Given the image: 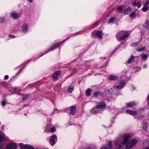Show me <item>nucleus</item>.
<instances>
[{"mask_svg": "<svg viewBox=\"0 0 149 149\" xmlns=\"http://www.w3.org/2000/svg\"><path fill=\"white\" fill-rule=\"evenodd\" d=\"M131 136L130 134L125 135L124 136L123 142L120 141L116 142L115 143V146L118 149H122L125 144H127L129 141V138Z\"/></svg>", "mask_w": 149, "mask_h": 149, "instance_id": "f257e3e1", "label": "nucleus"}, {"mask_svg": "<svg viewBox=\"0 0 149 149\" xmlns=\"http://www.w3.org/2000/svg\"><path fill=\"white\" fill-rule=\"evenodd\" d=\"M129 35L130 33L128 31H120L117 33L116 35V37L118 40L121 41L126 39Z\"/></svg>", "mask_w": 149, "mask_h": 149, "instance_id": "f03ea898", "label": "nucleus"}, {"mask_svg": "<svg viewBox=\"0 0 149 149\" xmlns=\"http://www.w3.org/2000/svg\"><path fill=\"white\" fill-rule=\"evenodd\" d=\"M138 141L136 139H134L131 140L126 145V148L129 149L130 148L135 146L137 143Z\"/></svg>", "mask_w": 149, "mask_h": 149, "instance_id": "7ed1b4c3", "label": "nucleus"}, {"mask_svg": "<svg viewBox=\"0 0 149 149\" xmlns=\"http://www.w3.org/2000/svg\"><path fill=\"white\" fill-rule=\"evenodd\" d=\"M19 146L22 149H34V148L29 144L24 145L22 143L19 144Z\"/></svg>", "mask_w": 149, "mask_h": 149, "instance_id": "20e7f679", "label": "nucleus"}, {"mask_svg": "<svg viewBox=\"0 0 149 149\" xmlns=\"http://www.w3.org/2000/svg\"><path fill=\"white\" fill-rule=\"evenodd\" d=\"M57 140V137L55 135L52 136L49 139V143L50 144L53 146L55 144V141Z\"/></svg>", "mask_w": 149, "mask_h": 149, "instance_id": "39448f33", "label": "nucleus"}, {"mask_svg": "<svg viewBox=\"0 0 149 149\" xmlns=\"http://www.w3.org/2000/svg\"><path fill=\"white\" fill-rule=\"evenodd\" d=\"M61 72L60 71L58 70L57 71L55 72L52 75V78L54 81L57 80L58 78L57 76H60L61 75Z\"/></svg>", "mask_w": 149, "mask_h": 149, "instance_id": "423d86ee", "label": "nucleus"}, {"mask_svg": "<svg viewBox=\"0 0 149 149\" xmlns=\"http://www.w3.org/2000/svg\"><path fill=\"white\" fill-rule=\"evenodd\" d=\"M17 146V145L14 143L8 145L6 147L7 149H15Z\"/></svg>", "mask_w": 149, "mask_h": 149, "instance_id": "0eeeda50", "label": "nucleus"}, {"mask_svg": "<svg viewBox=\"0 0 149 149\" xmlns=\"http://www.w3.org/2000/svg\"><path fill=\"white\" fill-rule=\"evenodd\" d=\"M76 109V107L74 106H71L70 107V110L69 111L70 114L74 115L75 113V110Z\"/></svg>", "mask_w": 149, "mask_h": 149, "instance_id": "6e6552de", "label": "nucleus"}, {"mask_svg": "<svg viewBox=\"0 0 149 149\" xmlns=\"http://www.w3.org/2000/svg\"><path fill=\"white\" fill-rule=\"evenodd\" d=\"M106 106V105L104 102H100L99 103L96 107L97 109H103Z\"/></svg>", "mask_w": 149, "mask_h": 149, "instance_id": "1a4fd4ad", "label": "nucleus"}, {"mask_svg": "<svg viewBox=\"0 0 149 149\" xmlns=\"http://www.w3.org/2000/svg\"><path fill=\"white\" fill-rule=\"evenodd\" d=\"M104 93L102 91L95 92L93 93V96L94 97H97L99 96L101 97L103 95Z\"/></svg>", "mask_w": 149, "mask_h": 149, "instance_id": "9d476101", "label": "nucleus"}, {"mask_svg": "<svg viewBox=\"0 0 149 149\" xmlns=\"http://www.w3.org/2000/svg\"><path fill=\"white\" fill-rule=\"evenodd\" d=\"M125 82L123 81H121L119 85L116 86V88L118 89H121L125 86Z\"/></svg>", "mask_w": 149, "mask_h": 149, "instance_id": "9b49d317", "label": "nucleus"}, {"mask_svg": "<svg viewBox=\"0 0 149 149\" xmlns=\"http://www.w3.org/2000/svg\"><path fill=\"white\" fill-rule=\"evenodd\" d=\"M10 15L11 17L14 19H17L19 17V15L15 12L11 13Z\"/></svg>", "mask_w": 149, "mask_h": 149, "instance_id": "f8f14e48", "label": "nucleus"}, {"mask_svg": "<svg viewBox=\"0 0 149 149\" xmlns=\"http://www.w3.org/2000/svg\"><path fill=\"white\" fill-rule=\"evenodd\" d=\"M22 29L23 32H26L28 30V26L26 24L23 25L22 27Z\"/></svg>", "mask_w": 149, "mask_h": 149, "instance_id": "ddd939ff", "label": "nucleus"}, {"mask_svg": "<svg viewBox=\"0 0 149 149\" xmlns=\"http://www.w3.org/2000/svg\"><path fill=\"white\" fill-rule=\"evenodd\" d=\"M127 106L132 108H133L134 107L136 106V103L134 102H131L126 104Z\"/></svg>", "mask_w": 149, "mask_h": 149, "instance_id": "4468645a", "label": "nucleus"}, {"mask_svg": "<svg viewBox=\"0 0 149 149\" xmlns=\"http://www.w3.org/2000/svg\"><path fill=\"white\" fill-rule=\"evenodd\" d=\"M126 111L131 115L136 116L137 114L136 112L135 111H132L129 109H127Z\"/></svg>", "mask_w": 149, "mask_h": 149, "instance_id": "2eb2a0df", "label": "nucleus"}, {"mask_svg": "<svg viewBox=\"0 0 149 149\" xmlns=\"http://www.w3.org/2000/svg\"><path fill=\"white\" fill-rule=\"evenodd\" d=\"M131 10V8L130 7H129L125 9L123 11V13L125 15L127 14L129 12H130Z\"/></svg>", "mask_w": 149, "mask_h": 149, "instance_id": "dca6fc26", "label": "nucleus"}, {"mask_svg": "<svg viewBox=\"0 0 149 149\" xmlns=\"http://www.w3.org/2000/svg\"><path fill=\"white\" fill-rule=\"evenodd\" d=\"M117 76L116 75H111L108 78V79L110 81L116 80L117 79Z\"/></svg>", "mask_w": 149, "mask_h": 149, "instance_id": "f3484780", "label": "nucleus"}, {"mask_svg": "<svg viewBox=\"0 0 149 149\" xmlns=\"http://www.w3.org/2000/svg\"><path fill=\"white\" fill-rule=\"evenodd\" d=\"M85 93L86 96L89 97L91 94V89L88 88L85 91Z\"/></svg>", "mask_w": 149, "mask_h": 149, "instance_id": "a211bd4d", "label": "nucleus"}, {"mask_svg": "<svg viewBox=\"0 0 149 149\" xmlns=\"http://www.w3.org/2000/svg\"><path fill=\"white\" fill-rule=\"evenodd\" d=\"M95 35L96 36H97L98 37L100 38H102L103 34L102 31H99L95 33Z\"/></svg>", "mask_w": 149, "mask_h": 149, "instance_id": "6ab92c4d", "label": "nucleus"}, {"mask_svg": "<svg viewBox=\"0 0 149 149\" xmlns=\"http://www.w3.org/2000/svg\"><path fill=\"white\" fill-rule=\"evenodd\" d=\"M123 9V7L122 6H119L117 7L116 9L119 12H121Z\"/></svg>", "mask_w": 149, "mask_h": 149, "instance_id": "aec40b11", "label": "nucleus"}, {"mask_svg": "<svg viewBox=\"0 0 149 149\" xmlns=\"http://www.w3.org/2000/svg\"><path fill=\"white\" fill-rule=\"evenodd\" d=\"M145 47H143L141 48L138 47L136 49V51L139 52H142L145 50Z\"/></svg>", "mask_w": 149, "mask_h": 149, "instance_id": "412c9836", "label": "nucleus"}, {"mask_svg": "<svg viewBox=\"0 0 149 149\" xmlns=\"http://www.w3.org/2000/svg\"><path fill=\"white\" fill-rule=\"evenodd\" d=\"M130 16L133 19L135 18L136 16L135 12H132L130 14Z\"/></svg>", "mask_w": 149, "mask_h": 149, "instance_id": "4be33fe9", "label": "nucleus"}, {"mask_svg": "<svg viewBox=\"0 0 149 149\" xmlns=\"http://www.w3.org/2000/svg\"><path fill=\"white\" fill-rule=\"evenodd\" d=\"M134 56L132 55L131 57L129 58L127 63L128 64L130 63L134 59Z\"/></svg>", "mask_w": 149, "mask_h": 149, "instance_id": "5701e85b", "label": "nucleus"}, {"mask_svg": "<svg viewBox=\"0 0 149 149\" xmlns=\"http://www.w3.org/2000/svg\"><path fill=\"white\" fill-rule=\"evenodd\" d=\"M141 57L142 59H143L144 60H146L147 59L148 56L147 55H146L145 54H141Z\"/></svg>", "mask_w": 149, "mask_h": 149, "instance_id": "b1692460", "label": "nucleus"}, {"mask_svg": "<svg viewBox=\"0 0 149 149\" xmlns=\"http://www.w3.org/2000/svg\"><path fill=\"white\" fill-rule=\"evenodd\" d=\"M115 19L114 17H112L110 19H109L108 20V23H112Z\"/></svg>", "mask_w": 149, "mask_h": 149, "instance_id": "393cba45", "label": "nucleus"}, {"mask_svg": "<svg viewBox=\"0 0 149 149\" xmlns=\"http://www.w3.org/2000/svg\"><path fill=\"white\" fill-rule=\"evenodd\" d=\"M149 9V8L148 7L143 6L142 8V10L143 12H146Z\"/></svg>", "mask_w": 149, "mask_h": 149, "instance_id": "a878e982", "label": "nucleus"}, {"mask_svg": "<svg viewBox=\"0 0 149 149\" xmlns=\"http://www.w3.org/2000/svg\"><path fill=\"white\" fill-rule=\"evenodd\" d=\"M68 91L69 93H71L72 92L73 90V87L72 86H70L68 88Z\"/></svg>", "mask_w": 149, "mask_h": 149, "instance_id": "bb28decb", "label": "nucleus"}, {"mask_svg": "<svg viewBox=\"0 0 149 149\" xmlns=\"http://www.w3.org/2000/svg\"><path fill=\"white\" fill-rule=\"evenodd\" d=\"M149 3V0H148L146 2L143 3V6H147Z\"/></svg>", "mask_w": 149, "mask_h": 149, "instance_id": "cd10ccee", "label": "nucleus"}, {"mask_svg": "<svg viewBox=\"0 0 149 149\" xmlns=\"http://www.w3.org/2000/svg\"><path fill=\"white\" fill-rule=\"evenodd\" d=\"M112 146V143L111 142V141H109V142L108 143V147L107 148V149L109 148H111Z\"/></svg>", "mask_w": 149, "mask_h": 149, "instance_id": "c85d7f7f", "label": "nucleus"}, {"mask_svg": "<svg viewBox=\"0 0 149 149\" xmlns=\"http://www.w3.org/2000/svg\"><path fill=\"white\" fill-rule=\"evenodd\" d=\"M5 21V19L4 17H0V22L3 23Z\"/></svg>", "mask_w": 149, "mask_h": 149, "instance_id": "c756f323", "label": "nucleus"}, {"mask_svg": "<svg viewBox=\"0 0 149 149\" xmlns=\"http://www.w3.org/2000/svg\"><path fill=\"white\" fill-rule=\"evenodd\" d=\"M136 5H137V7L138 8H140L141 6V2H140L139 1H138Z\"/></svg>", "mask_w": 149, "mask_h": 149, "instance_id": "7c9ffc66", "label": "nucleus"}, {"mask_svg": "<svg viewBox=\"0 0 149 149\" xmlns=\"http://www.w3.org/2000/svg\"><path fill=\"white\" fill-rule=\"evenodd\" d=\"M3 138L0 135V143H1L3 142Z\"/></svg>", "mask_w": 149, "mask_h": 149, "instance_id": "2f4dec72", "label": "nucleus"}, {"mask_svg": "<svg viewBox=\"0 0 149 149\" xmlns=\"http://www.w3.org/2000/svg\"><path fill=\"white\" fill-rule=\"evenodd\" d=\"M55 130H55V128H54V127L52 128L51 129L50 132H54L55 131Z\"/></svg>", "mask_w": 149, "mask_h": 149, "instance_id": "473e14b6", "label": "nucleus"}, {"mask_svg": "<svg viewBox=\"0 0 149 149\" xmlns=\"http://www.w3.org/2000/svg\"><path fill=\"white\" fill-rule=\"evenodd\" d=\"M28 97V96L27 95H26L23 96L22 98L23 100H25V99H27Z\"/></svg>", "mask_w": 149, "mask_h": 149, "instance_id": "72a5a7b5", "label": "nucleus"}, {"mask_svg": "<svg viewBox=\"0 0 149 149\" xmlns=\"http://www.w3.org/2000/svg\"><path fill=\"white\" fill-rule=\"evenodd\" d=\"M8 37L10 38H15V37L14 35H9L8 36Z\"/></svg>", "mask_w": 149, "mask_h": 149, "instance_id": "f704fd0d", "label": "nucleus"}, {"mask_svg": "<svg viewBox=\"0 0 149 149\" xmlns=\"http://www.w3.org/2000/svg\"><path fill=\"white\" fill-rule=\"evenodd\" d=\"M9 77L8 75H6L4 77V79L5 80H7V79Z\"/></svg>", "mask_w": 149, "mask_h": 149, "instance_id": "c9c22d12", "label": "nucleus"}, {"mask_svg": "<svg viewBox=\"0 0 149 149\" xmlns=\"http://www.w3.org/2000/svg\"><path fill=\"white\" fill-rule=\"evenodd\" d=\"M136 4L137 2L136 1L132 3V4L134 6H135L136 5Z\"/></svg>", "mask_w": 149, "mask_h": 149, "instance_id": "e433bc0d", "label": "nucleus"}, {"mask_svg": "<svg viewBox=\"0 0 149 149\" xmlns=\"http://www.w3.org/2000/svg\"><path fill=\"white\" fill-rule=\"evenodd\" d=\"M1 103L3 106H4L6 104V103L4 101H3Z\"/></svg>", "mask_w": 149, "mask_h": 149, "instance_id": "4c0bfd02", "label": "nucleus"}, {"mask_svg": "<svg viewBox=\"0 0 149 149\" xmlns=\"http://www.w3.org/2000/svg\"><path fill=\"white\" fill-rule=\"evenodd\" d=\"M100 149H107V148L105 146H103Z\"/></svg>", "mask_w": 149, "mask_h": 149, "instance_id": "58836bf2", "label": "nucleus"}, {"mask_svg": "<svg viewBox=\"0 0 149 149\" xmlns=\"http://www.w3.org/2000/svg\"><path fill=\"white\" fill-rule=\"evenodd\" d=\"M143 149H149V146L145 147Z\"/></svg>", "mask_w": 149, "mask_h": 149, "instance_id": "ea45409f", "label": "nucleus"}, {"mask_svg": "<svg viewBox=\"0 0 149 149\" xmlns=\"http://www.w3.org/2000/svg\"><path fill=\"white\" fill-rule=\"evenodd\" d=\"M138 44V43L137 42H135V43H133V45L135 46L136 45Z\"/></svg>", "mask_w": 149, "mask_h": 149, "instance_id": "a19ab883", "label": "nucleus"}, {"mask_svg": "<svg viewBox=\"0 0 149 149\" xmlns=\"http://www.w3.org/2000/svg\"><path fill=\"white\" fill-rule=\"evenodd\" d=\"M59 43H58L57 44H54L53 45V46H56L58 45L59 44Z\"/></svg>", "mask_w": 149, "mask_h": 149, "instance_id": "79ce46f5", "label": "nucleus"}, {"mask_svg": "<svg viewBox=\"0 0 149 149\" xmlns=\"http://www.w3.org/2000/svg\"><path fill=\"white\" fill-rule=\"evenodd\" d=\"M147 125L146 123H144L143 124V126H146Z\"/></svg>", "mask_w": 149, "mask_h": 149, "instance_id": "37998d69", "label": "nucleus"}, {"mask_svg": "<svg viewBox=\"0 0 149 149\" xmlns=\"http://www.w3.org/2000/svg\"><path fill=\"white\" fill-rule=\"evenodd\" d=\"M28 1L30 2H32L33 1V0H28Z\"/></svg>", "mask_w": 149, "mask_h": 149, "instance_id": "c03bdc74", "label": "nucleus"}, {"mask_svg": "<svg viewBox=\"0 0 149 149\" xmlns=\"http://www.w3.org/2000/svg\"><path fill=\"white\" fill-rule=\"evenodd\" d=\"M3 145H0V148H1L2 147Z\"/></svg>", "mask_w": 149, "mask_h": 149, "instance_id": "a18cd8bd", "label": "nucleus"}, {"mask_svg": "<svg viewBox=\"0 0 149 149\" xmlns=\"http://www.w3.org/2000/svg\"><path fill=\"white\" fill-rule=\"evenodd\" d=\"M3 127H2V129L3 128Z\"/></svg>", "mask_w": 149, "mask_h": 149, "instance_id": "49530a36", "label": "nucleus"}, {"mask_svg": "<svg viewBox=\"0 0 149 149\" xmlns=\"http://www.w3.org/2000/svg\"><path fill=\"white\" fill-rule=\"evenodd\" d=\"M148 97H149V94L148 95Z\"/></svg>", "mask_w": 149, "mask_h": 149, "instance_id": "de8ad7c7", "label": "nucleus"}, {"mask_svg": "<svg viewBox=\"0 0 149 149\" xmlns=\"http://www.w3.org/2000/svg\"><path fill=\"white\" fill-rule=\"evenodd\" d=\"M116 149H118V148H116Z\"/></svg>", "mask_w": 149, "mask_h": 149, "instance_id": "09e8293b", "label": "nucleus"}]
</instances>
